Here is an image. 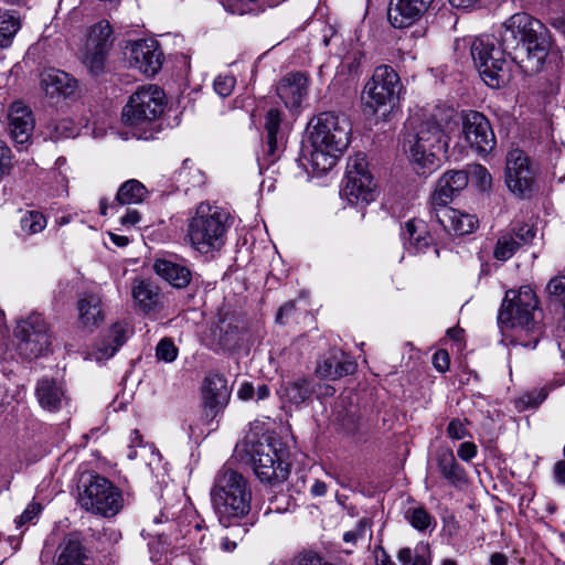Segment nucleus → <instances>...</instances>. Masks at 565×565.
<instances>
[{"label": "nucleus", "instance_id": "obj_1", "mask_svg": "<svg viewBox=\"0 0 565 565\" xmlns=\"http://www.w3.org/2000/svg\"><path fill=\"white\" fill-rule=\"evenodd\" d=\"M502 45L510 50L511 62L523 73H539L548 56L552 39L548 29L525 12L511 15L500 32Z\"/></svg>", "mask_w": 565, "mask_h": 565}, {"label": "nucleus", "instance_id": "obj_2", "mask_svg": "<svg viewBox=\"0 0 565 565\" xmlns=\"http://www.w3.org/2000/svg\"><path fill=\"white\" fill-rule=\"evenodd\" d=\"M455 115L452 108H437L420 121L413 135H408L404 149L417 174L428 175L439 168L440 156L448 147L445 128Z\"/></svg>", "mask_w": 565, "mask_h": 565}, {"label": "nucleus", "instance_id": "obj_3", "mask_svg": "<svg viewBox=\"0 0 565 565\" xmlns=\"http://www.w3.org/2000/svg\"><path fill=\"white\" fill-rule=\"evenodd\" d=\"M211 501L223 527L252 521V489L247 479L230 467H222L211 488Z\"/></svg>", "mask_w": 565, "mask_h": 565}, {"label": "nucleus", "instance_id": "obj_4", "mask_svg": "<svg viewBox=\"0 0 565 565\" xmlns=\"http://www.w3.org/2000/svg\"><path fill=\"white\" fill-rule=\"evenodd\" d=\"M350 136L351 125L344 116L324 111L313 118L309 135L312 168L319 172L332 169L338 156L348 148Z\"/></svg>", "mask_w": 565, "mask_h": 565}, {"label": "nucleus", "instance_id": "obj_5", "mask_svg": "<svg viewBox=\"0 0 565 565\" xmlns=\"http://www.w3.org/2000/svg\"><path fill=\"white\" fill-rule=\"evenodd\" d=\"M166 106L167 97L161 87L154 84L142 85L129 97L121 118L138 139H153L159 132V120Z\"/></svg>", "mask_w": 565, "mask_h": 565}, {"label": "nucleus", "instance_id": "obj_6", "mask_svg": "<svg viewBox=\"0 0 565 565\" xmlns=\"http://www.w3.org/2000/svg\"><path fill=\"white\" fill-rule=\"evenodd\" d=\"M231 225L228 212L215 205L201 203L194 216L189 220L186 238L201 254L217 252L225 245Z\"/></svg>", "mask_w": 565, "mask_h": 565}, {"label": "nucleus", "instance_id": "obj_7", "mask_svg": "<svg viewBox=\"0 0 565 565\" xmlns=\"http://www.w3.org/2000/svg\"><path fill=\"white\" fill-rule=\"evenodd\" d=\"M470 55L482 81L492 88H500L510 81L507 55L510 50L502 45L501 39L481 35L470 43Z\"/></svg>", "mask_w": 565, "mask_h": 565}, {"label": "nucleus", "instance_id": "obj_8", "mask_svg": "<svg viewBox=\"0 0 565 565\" xmlns=\"http://www.w3.org/2000/svg\"><path fill=\"white\" fill-rule=\"evenodd\" d=\"M78 503L88 512L113 518L124 508V497L121 490L108 479L95 475L83 483L78 493Z\"/></svg>", "mask_w": 565, "mask_h": 565}, {"label": "nucleus", "instance_id": "obj_9", "mask_svg": "<svg viewBox=\"0 0 565 565\" xmlns=\"http://www.w3.org/2000/svg\"><path fill=\"white\" fill-rule=\"evenodd\" d=\"M288 450L276 438H266L252 449V461L257 478L270 484L284 482L290 471Z\"/></svg>", "mask_w": 565, "mask_h": 565}, {"label": "nucleus", "instance_id": "obj_10", "mask_svg": "<svg viewBox=\"0 0 565 565\" xmlns=\"http://www.w3.org/2000/svg\"><path fill=\"white\" fill-rule=\"evenodd\" d=\"M537 306V298L530 286H522L518 290H508L498 313L500 328L520 327L527 331L532 330L535 324L534 312Z\"/></svg>", "mask_w": 565, "mask_h": 565}, {"label": "nucleus", "instance_id": "obj_11", "mask_svg": "<svg viewBox=\"0 0 565 565\" xmlns=\"http://www.w3.org/2000/svg\"><path fill=\"white\" fill-rule=\"evenodd\" d=\"M402 84L398 74L388 65H381L373 72L363 90L366 108L376 113L379 108L394 106L398 100Z\"/></svg>", "mask_w": 565, "mask_h": 565}, {"label": "nucleus", "instance_id": "obj_12", "mask_svg": "<svg viewBox=\"0 0 565 565\" xmlns=\"http://www.w3.org/2000/svg\"><path fill=\"white\" fill-rule=\"evenodd\" d=\"M14 335L20 340V353L26 359L38 358L50 351L52 335L50 327L41 313L32 312L20 319Z\"/></svg>", "mask_w": 565, "mask_h": 565}, {"label": "nucleus", "instance_id": "obj_13", "mask_svg": "<svg viewBox=\"0 0 565 565\" xmlns=\"http://www.w3.org/2000/svg\"><path fill=\"white\" fill-rule=\"evenodd\" d=\"M343 195L351 204H369L375 199V183L367 169L364 153L350 157L347 164Z\"/></svg>", "mask_w": 565, "mask_h": 565}, {"label": "nucleus", "instance_id": "obj_14", "mask_svg": "<svg viewBox=\"0 0 565 565\" xmlns=\"http://www.w3.org/2000/svg\"><path fill=\"white\" fill-rule=\"evenodd\" d=\"M113 41V29L108 21L102 20L89 28L82 60L92 74L99 75L104 71Z\"/></svg>", "mask_w": 565, "mask_h": 565}, {"label": "nucleus", "instance_id": "obj_15", "mask_svg": "<svg viewBox=\"0 0 565 565\" xmlns=\"http://www.w3.org/2000/svg\"><path fill=\"white\" fill-rule=\"evenodd\" d=\"M461 119L465 140L471 148L480 156L491 152L497 139L488 118L479 111L469 110L462 114Z\"/></svg>", "mask_w": 565, "mask_h": 565}, {"label": "nucleus", "instance_id": "obj_16", "mask_svg": "<svg viewBox=\"0 0 565 565\" xmlns=\"http://www.w3.org/2000/svg\"><path fill=\"white\" fill-rule=\"evenodd\" d=\"M129 62L146 76L156 75L162 66L163 53L157 40L141 39L129 46Z\"/></svg>", "mask_w": 565, "mask_h": 565}, {"label": "nucleus", "instance_id": "obj_17", "mask_svg": "<svg viewBox=\"0 0 565 565\" xmlns=\"http://www.w3.org/2000/svg\"><path fill=\"white\" fill-rule=\"evenodd\" d=\"M534 237L535 230L532 225L516 224L500 234L493 250V256L498 260L505 262L510 259L522 245L529 244Z\"/></svg>", "mask_w": 565, "mask_h": 565}, {"label": "nucleus", "instance_id": "obj_18", "mask_svg": "<svg viewBox=\"0 0 565 565\" xmlns=\"http://www.w3.org/2000/svg\"><path fill=\"white\" fill-rule=\"evenodd\" d=\"M434 0H391L388 20L396 29H404L416 23L428 10Z\"/></svg>", "mask_w": 565, "mask_h": 565}, {"label": "nucleus", "instance_id": "obj_19", "mask_svg": "<svg viewBox=\"0 0 565 565\" xmlns=\"http://www.w3.org/2000/svg\"><path fill=\"white\" fill-rule=\"evenodd\" d=\"M468 173L463 170H450L445 172L439 178L435 191L431 194L430 204L433 210L448 206L454 196L468 185Z\"/></svg>", "mask_w": 565, "mask_h": 565}, {"label": "nucleus", "instance_id": "obj_20", "mask_svg": "<svg viewBox=\"0 0 565 565\" xmlns=\"http://www.w3.org/2000/svg\"><path fill=\"white\" fill-rule=\"evenodd\" d=\"M431 217L451 235H467L472 233L478 226V220L475 215L449 206L434 210Z\"/></svg>", "mask_w": 565, "mask_h": 565}, {"label": "nucleus", "instance_id": "obj_21", "mask_svg": "<svg viewBox=\"0 0 565 565\" xmlns=\"http://www.w3.org/2000/svg\"><path fill=\"white\" fill-rule=\"evenodd\" d=\"M34 394L40 407L45 412L57 413L67 404L63 384L53 377H41L35 384Z\"/></svg>", "mask_w": 565, "mask_h": 565}, {"label": "nucleus", "instance_id": "obj_22", "mask_svg": "<svg viewBox=\"0 0 565 565\" xmlns=\"http://www.w3.org/2000/svg\"><path fill=\"white\" fill-rule=\"evenodd\" d=\"M281 111L270 107L265 114L264 129L266 132L265 153L269 162H275L285 149V134L281 129Z\"/></svg>", "mask_w": 565, "mask_h": 565}, {"label": "nucleus", "instance_id": "obj_23", "mask_svg": "<svg viewBox=\"0 0 565 565\" xmlns=\"http://www.w3.org/2000/svg\"><path fill=\"white\" fill-rule=\"evenodd\" d=\"M76 309L81 328L92 332L105 320L103 300L99 294L86 291L79 295Z\"/></svg>", "mask_w": 565, "mask_h": 565}, {"label": "nucleus", "instance_id": "obj_24", "mask_svg": "<svg viewBox=\"0 0 565 565\" xmlns=\"http://www.w3.org/2000/svg\"><path fill=\"white\" fill-rule=\"evenodd\" d=\"M8 120L12 140L21 146L29 142L34 129V118L31 109L23 103L15 102L11 105Z\"/></svg>", "mask_w": 565, "mask_h": 565}, {"label": "nucleus", "instance_id": "obj_25", "mask_svg": "<svg viewBox=\"0 0 565 565\" xmlns=\"http://www.w3.org/2000/svg\"><path fill=\"white\" fill-rule=\"evenodd\" d=\"M308 94V77L300 72L289 73L277 85V95L287 108H298Z\"/></svg>", "mask_w": 565, "mask_h": 565}, {"label": "nucleus", "instance_id": "obj_26", "mask_svg": "<svg viewBox=\"0 0 565 565\" xmlns=\"http://www.w3.org/2000/svg\"><path fill=\"white\" fill-rule=\"evenodd\" d=\"M90 552L77 533L68 534L60 544L56 565H93Z\"/></svg>", "mask_w": 565, "mask_h": 565}, {"label": "nucleus", "instance_id": "obj_27", "mask_svg": "<svg viewBox=\"0 0 565 565\" xmlns=\"http://www.w3.org/2000/svg\"><path fill=\"white\" fill-rule=\"evenodd\" d=\"M154 273L170 286L184 289L192 280L191 269L183 263L170 258H158L153 263Z\"/></svg>", "mask_w": 565, "mask_h": 565}, {"label": "nucleus", "instance_id": "obj_28", "mask_svg": "<svg viewBox=\"0 0 565 565\" xmlns=\"http://www.w3.org/2000/svg\"><path fill=\"white\" fill-rule=\"evenodd\" d=\"M202 394L205 407L217 413L230 399L227 380L218 373L209 374L204 379Z\"/></svg>", "mask_w": 565, "mask_h": 565}, {"label": "nucleus", "instance_id": "obj_29", "mask_svg": "<svg viewBox=\"0 0 565 565\" xmlns=\"http://www.w3.org/2000/svg\"><path fill=\"white\" fill-rule=\"evenodd\" d=\"M356 364L348 359L342 351H334L318 362L316 374L323 380L334 381L354 373Z\"/></svg>", "mask_w": 565, "mask_h": 565}, {"label": "nucleus", "instance_id": "obj_30", "mask_svg": "<svg viewBox=\"0 0 565 565\" xmlns=\"http://www.w3.org/2000/svg\"><path fill=\"white\" fill-rule=\"evenodd\" d=\"M41 85L51 97L60 95L67 97L76 90L77 81L63 71L51 68L42 73Z\"/></svg>", "mask_w": 565, "mask_h": 565}, {"label": "nucleus", "instance_id": "obj_31", "mask_svg": "<svg viewBox=\"0 0 565 565\" xmlns=\"http://www.w3.org/2000/svg\"><path fill=\"white\" fill-rule=\"evenodd\" d=\"M210 339L214 351H230L238 345L239 330L231 320L222 318L212 324Z\"/></svg>", "mask_w": 565, "mask_h": 565}, {"label": "nucleus", "instance_id": "obj_32", "mask_svg": "<svg viewBox=\"0 0 565 565\" xmlns=\"http://www.w3.org/2000/svg\"><path fill=\"white\" fill-rule=\"evenodd\" d=\"M405 247L413 253H425L431 245L433 238L420 220H409L402 231Z\"/></svg>", "mask_w": 565, "mask_h": 565}, {"label": "nucleus", "instance_id": "obj_33", "mask_svg": "<svg viewBox=\"0 0 565 565\" xmlns=\"http://www.w3.org/2000/svg\"><path fill=\"white\" fill-rule=\"evenodd\" d=\"M129 327L126 322L114 323L98 343V360L111 358L127 341Z\"/></svg>", "mask_w": 565, "mask_h": 565}, {"label": "nucleus", "instance_id": "obj_34", "mask_svg": "<svg viewBox=\"0 0 565 565\" xmlns=\"http://www.w3.org/2000/svg\"><path fill=\"white\" fill-rule=\"evenodd\" d=\"M313 392L311 381L299 377L284 382L278 390V395L284 403L298 406L309 399Z\"/></svg>", "mask_w": 565, "mask_h": 565}, {"label": "nucleus", "instance_id": "obj_35", "mask_svg": "<svg viewBox=\"0 0 565 565\" xmlns=\"http://www.w3.org/2000/svg\"><path fill=\"white\" fill-rule=\"evenodd\" d=\"M132 297L145 313L156 312L161 308L159 289L148 281H138L132 288Z\"/></svg>", "mask_w": 565, "mask_h": 565}, {"label": "nucleus", "instance_id": "obj_36", "mask_svg": "<svg viewBox=\"0 0 565 565\" xmlns=\"http://www.w3.org/2000/svg\"><path fill=\"white\" fill-rule=\"evenodd\" d=\"M437 466L443 477L454 487L466 483V471L456 461L451 450H443L437 455Z\"/></svg>", "mask_w": 565, "mask_h": 565}, {"label": "nucleus", "instance_id": "obj_37", "mask_svg": "<svg viewBox=\"0 0 565 565\" xmlns=\"http://www.w3.org/2000/svg\"><path fill=\"white\" fill-rule=\"evenodd\" d=\"M149 195L148 189L137 179L125 181L118 189L111 207L142 203Z\"/></svg>", "mask_w": 565, "mask_h": 565}, {"label": "nucleus", "instance_id": "obj_38", "mask_svg": "<svg viewBox=\"0 0 565 565\" xmlns=\"http://www.w3.org/2000/svg\"><path fill=\"white\" fill-rule=\"evenodd\" d=\"M401 565H431V551L428 543L419 542L415 547H403L397 553Z\"/></svg>", "mask_w": 565, "mask_h": 565}, {"label": "nucleus", "instance_id": "obj_39", "mask_svg": "<svg viewBox=\"0 0 565 565\" xmlns=\"http://www.w3.org/2000/svg\"><path fill=\"white\" fill-rule=\"evenodd\" d=\"M509 190L521 198L530 196L534 189V171L532 166L516 171L515 178L505 177Z\"/></svg>", "mask_w": 565, "mask_h": 565}, {"label": "nucleus", "instance_id": "obj_40", "mask_svg": "<svg viewBox=\"0 0 565 565\" xmlns=\"http://www.w3.org/2000/svg\"><path fill=\"white\" fill-rule=\"evenodd\" d=\"M151 456V459L148 461L149 467H153L161 461V455L158 449H156L152 445H146L142 443V437L138 430H134L130 435V445L127 457L132 460L138 456L145 458L147 455Z\"/></svg>", "mask_w": 565, "mask_h": 565}, {"label": "nucleus", "instance_id": "obj_41", "mask_svg": "<svg viewBox=\"0 0 565 565\" xmlns=\"http://www.w3.org/2000/svg\"><path fill=\"white\" fill-rule=\"evenodd\" d=\"M22 26V15L19 10L2 11V49L11 45L12 39Z\"/></svg>", "mask_w": 565, "mask_h": 565}, {"label": "nucleus", "instance_id": "obj_42", "mask_svg": "<svg viewBox=\"0 0 565 565\" xmlns=\"http://www.w3.org/2000/svg\"><path fill=\"white\" fill-rule=\"evenodd\" d=\"M47 225V220L42 212L26 211L20 218V231L23 236H32L41 233Z\"/></svg>", "mask_w": 565, "mask_h": 565}, {"label": "nucleus", "instance_id": "obj_43", "mask_svg": "<svg viewBox=\"0 0 565 565\" xmlns=\"http://www.w3.org/2000/svg\"><path fill=\"white\" fill-rule=\"evenodd\" d=\"M177 181L188 191L190 188L203 184L204 175L190 160H184L182 167L177 172Z\"/></svg>", "mask_w": 565, "mask_h": 565}, {"label": "nucleus", "instance_id": "obj_44", "mask_svg": "<svg viewBox=\"0 0 565 565\" xmlns=\"http://www.w3.org/2000/svg\"><path fill=\"white\" fill-rule=\"evenodd\" d=\"M253 524V521H244L237 522L236 525H232V533H227L221 536V548L224 552H233L237 547L238 542L244 539ZM228 529H231V526Z\"/></svg>", "mask_w": 565, "mask_h": 565}, {"label": "nucleus", "instance_id": "obj_45", "mask_svg": "<svg viewBox=\"0 0 565 565\" xmlns=\"http://www.w3.org/2000/svg\"><path fill=\"white\" fill-rule=\"evenodd\" d=\"M405 518L418 531H426L436 525L434 516L423 507L408 509Z\"/></svg>", "mask_w": 565, "mask_h": 565}, {"label": "nucleus", "instance_id": "obj_46", "mask_svg": "<svg viewBox=\"0 0 565 565\" xmlns=\"http://www.w3.org/2000/svg\"><path fill=\"white\" fill-rule=\"evenodd\" d=\"M531 166L530 158L520 149H512L507 154L505 177L515 178L516 171Z\"/></svg>", "mask_w": 565, "mask_h": 565}, {"label": "nucleus", "instance_id": "obj_47", "mask_svg": "<svg viewBox=\"0 0 565 565\" xmlns=\"http://www.w3.org/2000/svg\"><path fill=\"white\" fill-rule=\"evenodd\" d=\"M372 540L371 522L366 518H362L354 530L348 531L343 534V540L347 543L355 544L359 540Z\"/></svg>", "mask_w": 565, "mask_h": 565}, {"label": "nucleus", "instance_id": "obj_48", "mask_svg": "<svg viewBox=\"0 0 565 565\" xmlns=\"http://www.w3.org/2000/svg\"><path fill=\"white\" fill-rule=\"evenodd\" d=\"M471 181L481 191H487L491 188L492 178L488 169L481 164H475L470 169Z\"/></svg>", "mask_w": 565, "mask_h": 565}, {"label": "nucleus", "instance_id": "obj_49", "mask_svg": "<svg viewBox=\"0 0 565 565\" xmlns=\"http://www.w3.org/2000/svg\"><path fill=\"white\" fill-rule=\"evenodd\" d=\"M156 356L167 363L173 362L178 356V348L171 339L164 338L157 344Z\"/></svg>", "mask_w": 565, "mask_h": 565}, {"label": "nucleus", "instance_id": "obj_50", "mask_svg": "<svg viewBox=\"0 0 565 565\" xmlns=\"http://www.w3.org/2000/svg\"><path fill=\"white\" fill-rule=\"evenodd\" d=\"M235 85L236 79L232 74H220L213 82L215 93L223 98L232 94Z\"/></svg>", "mask_w": 565, "mask_h": 565}, {"label": "nucleus", "instance_id": "obj_51", "mask_svg": "<svg viewBox=\"0 0 565 565\" xmlns=\"http://www.w3.org/2000/svg\"><path fill=\"white\" fill-rule=\"evenodd\" d=\"M77 134V128L71 119H62L54 124L51 135L54 139L72 138Z\"/></svg>", "mask_w": 565, "mask_h": 565}, {"label": "nucleus", "instance_id": "obj_52", "mask_svg": "<svg viewBox=\"0 0 565 565\" xmlns=\"http://www.w3.org/2000/svg\"><path fill=\"white\" fill-rule=\"evenodd\" d=\"M546 398V393L541 390L539 392H532L522 395L516 401V407L519 411L537 407Z\"/></svg>", "mask_w": 565, "mask_h": 565}, {"label": "nucleus", "instance_id": "obj_53", "mask_svg": "<svg viewBox=\"0 0 565 565\" xmlns=\"http://www.w3.org/2000/svg\"><path fill=\"white\" fill-rule=\"evenodd\" d=\"M41 511L42 505L40 503H29L28 507L22 512V514L14 520L17 527L19 529L24 524L31 523L34 519H36L40 515Z\"/></svg>", "mask_w": 565, "mask_h": 565}, {"label": "nucleus", "instance_id": "obj_54", "mask_svg": "<svg viewBox=\"0 0 565 565\" xmlns=\"http://www.w3.org/2000/svg\"><path fill=\"white\" fill-rule=\"evenodd\" d=\"M193 519H194V521H189V523L185 525L183 524V521H180V520L177 521L178 525L182 524V527L179 530L180 535L182 537L185 539L189 536L190 539H195L199 535V533L201 532L202 523L198 520L196 516H194Z\"/></svg>", "mask_w": 565, "mask_h": 565}, {"label": "nucleus", "instance_id": "obj_55", "mask_svg": "<svg viewBox=\"0 0 565 565\" xmlns=\"http://www.w3.org/2000/svg\"><path fill=\"white\" fill-rule=\"evenodd\" d=\"M213 550L212 539L210 535L202 534L198 543H194L192 546V553L201 559L206 552Z\"/></svg>", "mask_w": 565, "mask_h": 565}, {"label": "nucleus", "instance_id": "obj_56", "mask_svg": "<svg viewBox=\"0 0 565 565\" xmlns=\"http://www.w3.org/2000/svg\"><path fill=\"white\" fill-rule=\"evenodd\" d=\"M323 559L313 552L299 553L292 562V565H323Z\"/></svg>", "mask_w": 565, "mask_h": 565}, {"label": "nucleus", "instance_id": "obj_57", "mask_svg": "<svg viewBox=\"0 0 565 565\" xmlns=\"http://www.w3.org/2000/svg\"><path fill=\"white\" fill-rule=\"evenodd\" d=\"M447 434L450 438L459 440L468 436V430L463 422L460 419H452L448 424Z\"/></svg>", "mask_w": 565, "mask_h": 565}, {"label": "nucleus", "instance_id": "obj_58", "mask_svg": "<svg viewBox=\"0 0 565 565\" xmlns=\"http://www.w3.org/2000/svg\"><path fill=\"white\" fill-rule=\"evenodd\" d=\"M457 454L461 460L470 461L477 456V446L471 441H465L460 444Z\"/></svg>", "mask_w": 565, "mask_h": 565}, {"label": "nucleus", "instance_id": "obj_59", "mask_svg": "<svg viewBox=\"0 0 565 565\" xmlns=\"http://www.w3.org/2000/svg\"><path fill=\"white\" fill-rule=\"evenodd\" d=\"M433 364L439 372H446L449 369V355L445 350H438L433 356Z\"/></svg>", "mask_w": 565, "mask_h": 565}, {"label": "nucleus", "instance_id": "obj_60", "mask_svg": "<svg viewBox=\"0 0 565 565\" xmlns=\"http://www.w3.org/2000/svg\"><path fill=\"white\" fill-rule=\"evenodd\" d=\"M141 220L139 211L135 209H128L126 213L120 217V224L126 227L135 226Z\"/></svg>", "mask_w": 565, "mask_h": 565}, {"label": "nucleus", "instance_id": "obj_61", "mask_svg": "<svg viewBox=\"0 0 565 565\" xmlns=\"http://www.w3.org/2000/svg\"><path fill=\"white\" fill-rule=\"evenodd\" d=\"M66 166V158L58 157L55 161V170L58 172V175L62 177L64 182L63 189L58 194H68V179L66 172L63 168Z\"/></svg>", "mask_w": 565, "mask_h": 565}, {"label": "nucleus", "instance_id": "obj_62", "mask_svg": "<svg viewBox=\"0 0 565 565\" xmlns=\"http://www.w3.org/2000/svg\"><path fill=\"white\" fill-rule=\"evenodd\" d=\"M374 553L376 565H395V563L391 559L390 555L382 546H376Z\"/></svg>", "mask_w": 565, "mask_h": 565}, {"label": "nucleus", "instance_id": "obj_63", "mask_svg": "<svg viewBox=\"0 0 565 565\" xmlns=\"http://www.w3.org/2000/svg\"><path fill=\"white\" fill-rule=\"evenodd\" d=\"M296 309V306L292 301H289V302H286L285 305H282L278 312H277V316H276V321L278 323H285V317H288L290 316Z\"/></svg>", "mask_w": 565, "mask_h": 565}, {"label": "nucleus", "instance_id": "obj_64", "mask_svg": "<svg viewBox=\"0 0 565 565\" xmlns=\"http://www.w3.org/2000/svg\"><path fill=\"white\" fill-rule=\"evenodd\" d=\"M255 394V390L250 383H243L237 392V396L243 401L250 399Z\"/></svg>", "mask_w": 565, "mask_h": 565}]
</instances>
